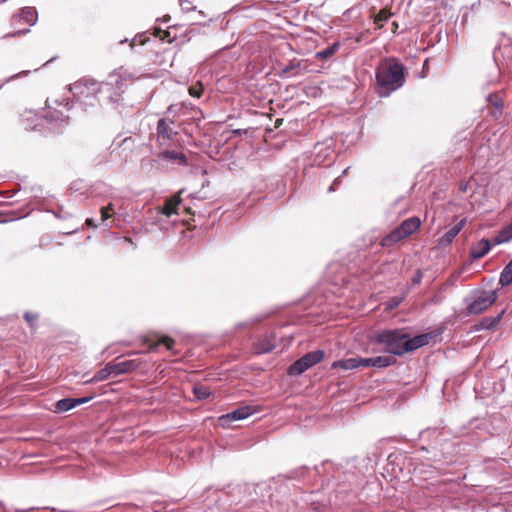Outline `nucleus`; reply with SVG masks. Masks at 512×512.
Instances as JSON below:
<instances>
[{
	"label": "nucleus",
	"instance_id": "11",
	"mask_svg": "<svg viewBox=\"0 0 512 512\" xmlns=\"http://www.w3.org/2000/svg\"><path fill=\"white\" fill-rule=\"evenodd\" d=\"M466 219L460 220L456 225L451 227L438 241L440 247H446L450 245L454 238L459 234V232L465 226Z\"/></svg>",
	"mask_w": 512,
	"mask_h": 512
},
{
	"label": "nucleus",
	"instance_id": "18",
	"mask_svg": "<svg viewBox=\"0 0 512 512\" xmlns=\"http://www.w3.org/2000/svg\"><path fill=\"white\" fill-rule=\"evenodd\" d=\"M158 157L165 160H177L182 164H185L187 161V158L183 153L170 150L160 152Z\"/></svg>",
	"mask_w": 512,
	"mask_h": 512
},
{
	"label": "nucleus",
	"instance_id": "23",
	"mask_svg": "<svg viewBox=\"0 0 512 512\" xmlns=\"http://www.w3.org/2000/svg\"><path fill=\"white\" fill-rule=\"evenodd\" d=\"M174 343H175V341L172 338L163 336L159 339L158 342H156L154 344H150L148 351L149 352L155 351L156 348L161 344H163L168 350H171L173 348Z\"/></svg>",
	"mask_w": 512,
	"mask_h": 512
},
{
	"label": "nucleus",
	"instance_id": "13",
	"mask_svg": "<svg viewBox=\"0 0 512 512\" xmlns=\"http://www.w3.org/2000/svg\"><path fill=\"white\" fill-rule=\"evenodd\" d=\"M255 410L251 406H242L231 413L223 415L221 420L231 419V420H243L252 415Z\"/></svg>",
	"mask_w": 512,
	"mask_h": 512
},
{
	"label": "nucleus",
	"instance_id": "15",
	"mask_svg": "<svg viewBox=\"0 0 512 512\" xmlns=\"http://www.w3.org/2000/svg\"><path fill=\"white\" fill-rule=\"evenodd\" d=\"M399 226L403 230L405 235L409 237L420 228L421 220L416 216L410 217L404 220Z\"/></svg>",
	"mask_w": 512,
	"mask_h": 512
},
{
	"label": "nucleus",
	"instance_id": "9",
	"mask_svg": "<svg viewBox=\"0 0 512 512\" xmlns=\"http://www.w3.org/2000/svg\"><path fill=\"white\" fill-rule=\"evenodd\" d=\"M492 244H494V240L490 242L487 239H481L480 241L472 245L470 250V257L473 260L481 259L490 251Z\"/></svg>",
	"mask_w": 512,
	"mask_h": 512
},
{
	"label": "nucleus",
	"instance_id": "16",
	"mask_svg": "<svg viewBox=\"0 0 512 512\" xmlns=\"http://www.w3.org/2000/svg\"><path fill=\"white\" fill-rule=\"evenodd\" d=\"M360 367V357L337 360L332 363V368H341L343 370H352Z\"/></svg>",
	"mask_w": 512,
	"mask_h": 512
},
{
	"label": "nucleus",
	"instance_id": "8",
	"mask_svg": "<svg viewBox=\"0 0 512 512\" xmlns=\"http://www.w3.org/2000/svg\"><path fill=\"white\" fill-rule=\"evenodd\" d=\"M275 347V337L273 335H265L254 344V352L256 354L270 353L275 349Z\"/></svg>",
	"mask_w": 512,
	"mask_h": 512
},
{
	"label": "nucleus",
	"instance_id": "29",
	"mask_svg": "<svg viewBox=\"0 0 512 512\" xmlns=\"http://www.w3.org/2000/svg\"><path fill=\"white\" fill-rule=\"evenodd\" d=\"M114 211V207L112 203H109L107 206L101 208V220L104 222L111 217L110 212Z\"/></svg>",
	"mask_w": 512,
	"mask_h": 512
},
{
	"label": "nucleus",
	"instance_id": "21",
	"mask_svg": "<svg viewBox=\"0 0 512 512\" xmlns=\"http://www.w3.org/2000/svg\"><path fill=\"white\" fill-rule=\"evenodd\" d=\"M499 283L501 286H508L512 283V260L503 268L500 273Z\"/></svg>",
	"mask_w": 512,
	"mask_h": 512
},
{
	"label": "nucleus",
	"instance_id": "22",
	"mask_svg": "<svg viewBox=\"0 0 512 512\" xmlns=\"http://www.w3.org/2000/svg\"><path fill=\"white\" fill-rule=\"evenodd\" d=\"M373 367L384 368L395 363L392 356H377L373 357Z\"/></svg>",
	"mask_w": 512,
	"mask_h": 512
},
{
	"label": "nucleus",
	"instance_id": "12",
	"mask_svg": "<svg viewBox=\"0 0 512 512\" xmlns=\"http://www.w3.org/2000/svg\"><path fill=\"white\" fill-rule=\"evenodd\" d=\"M406 238L408 237L405 235L400 226H398L381 239L380 245L382 247H391Z\"/></svg>",
	"mask_w": 512,
	"mask_h": 512
},
{
	"label": "nucleus",
	"instance_id": "3",
	"mask_svg": "<svg viewBox=\"0 0 512 512\" xmlns=\"http://www.w3.org/2000/svg\"><path fill=\"white\" fill-rule=\"evenodd\" d=\"M405 82L404 67L396 59L387 58L376 68L377 93L387 97Z\"/></svg>",
	"mask_w": 512,
	"mask_h": 512
},
{
	"label": "nucleus",
	"instance_id": "41",
	"mask_svg": "<svg viewBox=\"0 0 512 512\" xmlns=\"http://www.w3.org/2000/svg\"><path fill=\"white\" fill-rule=\"evenodd\" d=\"M23 13H29V14H31V15H32V11H31V9H30V8H28V9H27V11H25V10H24V11H23Z\"/></svg>",
	"mask_w": 512,
	"mask_h": 512
},
{
	"label": "nucleus",
	"instance_id": "25",
	"mask_svg": "<svg viewBox=\"0 0 512 512\" xmlns=\"http://www.w3.org/2000/svg\"><path fill=\"white\" fill-rule=\"evenodd\" d=\"M338 47H339V44L338 43H334L333 45L325 48L324 50H321L319 52L316 53V57L318 59H327L329 58L330 56H332L337 50H338Z\"/></svg>",
	"mask_w": 512,
	"mask_h": 512
},
{
	"label": "nucleus",
	"instance_id": "39",
	"mask_svg": "<svg viewBox=\"0 0 512 512\" xmlns=\"http://www.w3.org/2000/svg\"><path fill=\"white\" fill-rule=\"evenodd\" d=\"M86 224L89 226V227H96V224L94 223V221L92 219H87L86 220Z\"/></svg>",
	"mask_w": 512,
	"mask_h": 512
},
{
	"label": "nucleus",
	"instance_id": "26",
	"mask_svg": "<svg viewBox=\"0 0 512 512\" xmlns=\"http://www.w3.org/2000/svg\"><path fill=\"white\" fill-rule=\"evenodd\" d=\"M109 377H111V375L109 373L107 366H105L104 368L97 371L96 374L88 382L96 383V382H100V381H105Z\"/></svg>",
	"mask_w": 512,
	"mask_h": 512
},
{
	"label": "nucleus",
	"instance_id": "31",
	"mask_svg": "<svg viewBox=\"0 0 512 512\" xmlns=\"http://www.w3.org/2000/svg\"><path fill=\"white\" fill-rule=\"evenodd\" d=\"M106 366H107L109 373L112 377H117V376L122 375L120 372L118 362L117 363H108Z\"/></svg>",
	"mask_w": 512,
	"mask_h": 512
},
{
	"label": "nucleus",
	"instance_id": "40",
	"mask_svg": "<svg viewBox=\"0 0 512 512\" xmlns=\"http://www.w3.org/2000/svg\"><path fill=\"white\" fill-rule=\"evenodd\" d=\"M348 170H349V167H347V168L342 172V176L346 175V174H347V172H348Z\"/></svg>",
	"mask_w": 512,
	"mask_h": 512
},
{
	"label": "nucleus",
	"instance_id": "34",
	"mask_svg": "<svg viewBox=\"0 0 512 512\" xmlns=\"http://www.w3.org/2000/svg\"><path fill=\"white\" fill-rule=\"evenodd\" d=\"M421 279H422V273H421V271L418 270L412 279L413 284H419L421 282Z\"/></svg>",
	"mask_w": 512,
	"mask_h": 512
},
{
	"label": "nucleus",
	"instance_id": "36",
	"mask_svg": "<svg viewBox=\"0 0 512 512\" xmlns=\"http://www.w3.org/2000/svg\"><path fill=\"white\" fill-rule=\"evenodd\" d=\"M339 182H340V178L338 177V178H336V179L334 180V182L332 183V185L329 187L328 191H329V192H333V191H335V190H336V186L339 184Z\"/></svg>",
	"mask_w": 512,
	"mask_h": 512
},
{
	"label": "nucleus",
	"instance_id": "19",
	"mask_svg": "<svg viewBox=\"0 0 512 512\" xmlns=\"http://www.w3.org/2000/svg\"><path fill=\"white\" fill-rule=\"evenodd\" d=\"M504 310H502L497 316L495 317H484L481 321H480V328L481 329H492L494 327H496L499 322L501 321V318L504 314Z\"/></svg>",
	"mask_w": 512,
	"mask_h": 512
},
{
	"label": "nucleus",
	"instance_id": "14",
	"mask_svg": "<svg viewBox=\"0 0 512 512\" xmlns=\"http://www.w3.org/2000/svg\"><path fill=\"white\" fill-rule=\"evenodd\" d=\"M181 201L182 200L179 194L174 195L172 198L168 199L162 207L159 208L160 213L170 217L172 214L177 213L176 209Z\"/></svg>",
	"mask_w": 512,
	"mask_h": 512
},
{
	"label": "nucleus",
	"instance_id": "2",
	"mask_svg": "<svg viewBox=\"0 0 512 512\" xmlns=\"http://www.w3.org/2000/svg\"><path fill=\"white\" fill-rule=\"evenodd\" d=\"M429 334L417 335L410 338L403 330H383L373 337V341L386 346V351L393 355L402 356L415 351L429 343Z\"/></svg>",
	"mask_w": 512,
	"mask_h": 512
},
{
	"label": "nucleus",
	"instance_id": "1",
	"mask_svg": "<svg viewBox=\"0 0 512 512\" xmlns=\"http://www.w3.org/2000/svg\"><path fill=\"white\" fill-rule=\"evenodd\" d=\"M140 77V74L123 66L115 69L106 80L99 82V102L119 105L127 87Z\"/></svg>",
	"mask_w": 512,
	"mask_h": 512
},
{
	"label": "nucleus",
	"instance_id": "10",
	"mask_svg": "<svg viewBox=\"0 0 512 512\" xmlns=\"http://www.w3.org/2000/svg\"><path fill=\"white\" fill-rule=\"evenodd\" d=\"M89 400H90L89 397L78 398V399H74V398L61 399V400L57 401L55 404V412H58V413L67 412L80 404H84V403L88 402Z\"/></svg>",
	"mask_w": 512,
	"mask_h": 512
},
{
	"label": "nucleus",
	"instance_id": "20",
	"mask_svg": "<svg viewBox=\"0 0 512 512\" xmlns=\"http://www.w3.org/2000/svg\"><path fill=\"white\" fill-rule=\"evenodd\" d=\"M512 239V222L494 237V245L508 242Z\"/></svg>",
	"mask_w": 512,
	"mask_h": 512
},
{
	"label": "nucleus",
	"instance_id": "32",
	"mask_svg": "<svg viewBox=\"0 0 512 512\" xmlns=\"http://www.w3.org/2000/svg\"><path fill=\"white\" fill-rule=\"evenodd\" d=\"M24 318L25 320L29 323V325L31 327H33V324L37 321L38 319V315L37 314H34V313H31V312H26L25 315H24Z\"/></svg>",
	"mask_w": 512,
	"mask_h": 512
},
{
	"label": "nucleus",
	"instance_id": "38",
	"mask_svg": "<svg viewBox=\"0 0 512 512\" xmlns=\"http://www.w3.org/2000/svg\"><path fill=\"white\" fill-rule=\"evenodd\" d=\"M494 106L498 109V110H501L502 107H503V103L501 100H497L495 103H494Z\"/></svg>",
	"mask_w": 512,
	"mask_h": 512
},
{
	"label": "nucleus",
	"instance_id": "30",
	"mask_svg": "<svg viewBox=\"0 0 512 512\" xmlns=\"http://www.w3.org/2000/svg\"><path fill=\"white\" fill-rule=\"evenodd\" d=\"M188 92L192 97L199 98L202 95L203 87L201 84L192 85L189 87Z\"/></svg>",
	"mask_w": 512,
	"mask_h": 512
},
{
	"label": "nucleus",
	"instance_id": "6",
	"mask_svg": "<svg viewBox=\"0 0 512 512\" xmlns=\"http://www.w3.org/2000/svg\"><path fill=\"white\" fill-rule=\"evenodd\" d=\"M324 355V351L322 350H315L306 353L297 361H295L292 365H290V367L288 368V374L293 376L301 375L309 368L320 363L323 360Z\"/></svg>",
	"mask_w": 512,
	"mask_h": 512
},
{
	"label": "nucleus",
	"instance_id": "28",
	"mask_svg": "<svg viewBox=\"0 0 512 512\" xmlns=\"http://www.w3.org/2000/svg\"><path fill=\"white\" fill-rule=\"evenodd\" d=\"M299 65L300 64L298 62H290L282 69V74L287 76H296L298 73L293 71L297 69Z\"/></svg>",
	"mask_w": 512,
	"mask_h": 512
},
{
	"label": "nucleus",
	"instance_id": "7",
	"mask_svg": "<svg viewBox=\"0 0 512 512\" xmlns=\"http://www.w3.org/2000/svg\"><path fill=\"white\" fill-rule=\"evenodd\" d=\"M174 122L171 119H160L157 123V138L161 141V143H166L167 141L173 140L174 136L177 134L173 129Z\"/></svg>",
	"mask_w": 512,
	"mask_h": 512
},
{
	"label": "nucleus",
	"instance_id": "44",
	"mask_svg": "<svg viewBox=\"0 0 512 512\" xmlns=\"http://www.w3.org/2000/svg\"><path fill=\"white\" fill-rule=\"evenodd\" d=\"M234 133L240 134V130H235Z\"/></svg>",
	"mask_w": 512,
	"mask_h": 512
},
{
	"label": "nucleus",
	"instance_id": "37",
	"mask_svg": "<svg viewBox=\"0 0 512 512\" xmlns=\"http://www.w3.org/2000/svg\"><path fill=\"white\" fill-rule=\"evenodd\" d=\"M28 74H29V71H22V72H20L18 74H15V75L11 76L9 80L16 79V78H18L20 76H26Z\"/></svg>",
	"mask_w": 512,
	"mask_h": 512
},
{
	"label": "nucleus",
	"instance_id": "35",
	"mask_svg": "<svg viewBox=\"0 0 512 512\" xmlns=\"http://www.w3.org/2000/svg\"><path fill=\"white\" fill-rule=\"evenodd\" d=\"M400 301L397 299H392L389 301L388 306L390 309H394L399 305Z\"/></svg>",
	"mask_w": 512,
	"mask_h": 512
},
{
	"label": "nucleus",
	"instance_id": "17",
	"mask_svg": "<svg viewBox=\"0 0 512 512\" xmlns=\"http://www.w3.org/2000/svg\"><path fill=\"white\" fill-rule=\"evenodd\" d=\"M118 364H119L120 372L123 375V374L131 373V372L135 371L136 369H138L142 364V360L129 359V360H124V361L118 362Z\"/></svg>",
	"mask_w": 512,
	"mask_h": 512
},
{
	"label": "nucleus",
	"instance_id": "27",
	"mask_svg": "<svg viewBox=\"0 0 512 512\" xmlns=\"http://www.w3.org/2000/svg\"><path fill=\"white\" fill-rule=\"evenodd\" d=\"M193 391H194L195 396L199 400L206 399V398H208L210 396L209 389L207 387L203 386V385L195 386Z\"/></svg>",
	"mask_w": 512,
	"mask_h": 512
},
{
	"label": "nucleus",
	"instance_id": "5",
	"mask_svg": "<svg viewBox=\"0 0 512 512\" xmlns=\"http://www.w3.org/2000/svg\"><path fill=\"white\" fill-rule=\"evenodd\" d=\"M497 300L495 290L477 292L467 304L466 311L469 315H477L487 310Z\"/></svg>",
	"mask_w": 512,
	"mask_h": 512
},
{
	"label": "nucleus",
	"instance_id": "4",
	"mask_svg": "<svg viewBox=\"0 0 512 512\" xmlns=\"http://www.w3.org/2000/svg\"><path fill=\"white\" fill-rule=\"evenodd\" d=\"M74 99L79 104L93 106L97 99L99 102V82L92 79H81L69 86Z\"/></svg>",
	"mask_w": 512,
	"mask_h": 512
},
{
	"label": "nucleus",
	"instance_id": "43",
	"mask_svg": "<svg viewBox=\"0 0 512 512\" xmlns=\"http://www.w3.org/2000/svg\"><path fill=\"white\" fill-rule=\"evenodd\" d=\"M129 140H130V138H126V139L123 140V143H126Z\"/></svg>",
	"mask_w": 512,
	"mask_h": 512
},
{
	"label": "nucleus",
	"instance_id": "33",
	"mask_svg": "<svg viewBox=\"0 0 512 512\" xmlns=\"http://www.w3.org/2000/svg\"><path fill=\"white\" fill-rule=\"evenodd\" d=\"M373 357L371 358H361L360 357V367H373Z\"/></svg>",
	"mask_w": 512,
	"mask_h": 512
},
{
	"label": "nucleus",
	"instance_id": "24",
	"mask_svg": "<svg viewBox=\"0 0 512 512\" xmlns=\"http://www.w3.org/2000/svg\"><path fill=\"white\" fill-rule=\"evenodd\" d=\"M391 15L392 14L386 9L380 10L374 18V23L377 25V28L381 29L383 27V23L386 22Z\"/></svg>",
	"mask_w": 512,
	"mask_h": 512
},
{
	"label": "nucleus",
	"instance_id": "42",
	"mask_svg": "<svg viewBox=\"0 0 512 512\" xmlns=\"http://www.w3.org/2000/svg\"><path fill=\"white\" fill-rule=\"evenodd\" d=\"M393 28H395V29L398 28V25L395 22L393 23Z\"/></svg>",
	"mask_w": 512,
	"mask_h": 512
}]
</instances>
